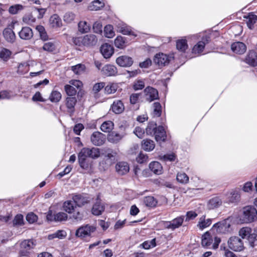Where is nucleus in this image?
<instances>
[{
    "mask_svg": "<svg viewBox=\"0 0 257 257\" xmlns=\"http://www.w3.org/2000/svg\"><path fill=\"white\" fill-rule=\"evenodd\" d=\"M242 209L243 213L240 216V220L242 223H251L257 218V210L254 207L246 206Z\"/></svg>",
    "mask_w": 257,
    "mask_h": 257,
    "instance_id": "obj_1",
    "label": "nucleus"
},
{
    "mask_svg": "<svg viewBox=\"0 0 257 257\" xmlns=\"http://www.w3.org/2000/svg\"><path fill=\"white\" fill-rule=\"evenodd\" d=\"M72 199L78 208H81L90 202L89 195L86 193H73Z\"/></svg>",
    "mask_w": 257,
    "mask_h": 257,
    "instance_id": "obj_2",
    "label": "nucleus"
},
{
    "mask_svg": "<svg viewBox=\"0 0 257 257\" xmlns=\"http://www.w3.org/2000/svg\"><path fill=\"white\" fill-rule=\"evenodd\" d=\"M35 244L32 239L24 240L20 243L19 256L20 257H30L31 250Z\"/></svg>",
    "mask_w": 257,
    "mask_h": 257,
    "instance_id": "obj_3",
    "label": "nucleus"
},
{
    "mask_svg": "<svg viewBox=\"0 0 257 257\" xmlns=\"http://www.w3.org/2000/svg\"><path fill=\"white\" fill-rule=\"evenodd\" d=\"M96 228L89 224H86L80 226L76 231L75 235L82 239H84L87 237H89L91 233L94 232Z\"/></svg>",
    "mask_w": 257,
    "mask_h": 257,
    "instance_id": "obj_4",
    "label": "nucleus"
},
{
    "mask_svg": "<svg viewBox=\"0 0 257 257\" xmlns=\"http://www.w3.org/2000/svg\"><path fill=\"white\" fill-rule=\"evenodd\" d=\"M174 58V54L167 55L163 53H159L155 55L153 60L155 64L162 67L168 65Z\"/></svg>",
    "mask_w": 257,
    "mask_h": 257,
    "instance_id": "obj_5",
    "label": "nucleus"
},
{
    "mask_svg": "<svg viewBox=\"0 0 257 257\" xmlns=\"http://www.w3.org/2000/svg\"><path fill=\"white\" fill-rule=\"evenodd\" d=\"M229 248L234 251H241L244 249L242 240L237 236H231L228 240Z\"/></svg>",
    "mask_w": 257,
    "mask_h": 257,
    "instance_id": "obj_6",
    "label": "nucleus"
},
{
    "mask_svg": "<svg viewBox=\"0 0 257 257\" xmlns=\"http://www.w3.org/2000/svg\"><path fill=\"white\" fill-rule=\"evenodd\" d=\"M211 41V37L210 35H205L201 38V41H199L194 46L192 49V52L193 54H200L203 52L205 46Z\"/></svg>",
    "mask_w": 257,
    "mask_h": 257,
    "instance_id": "obj_7",
    "label": "nucleus"
},
{
    "mask_svg": "<svg viewBox=\"0 0 257 257\" xmlns=\"http://www.w3.org/2000/svg\"><path fill=\"white\" fill-rule=\"evenodd\" d=\"M14 28V23H13V24L9 25L8 27L6 28L3 32L5 40L10 43H13L16 40V35L13 31Z\"/></svg>",
    "mask_w": 257,
    "mask_h": 257,
    "instance_id": "obj_8",
    "label": "nucleus"
},
{
    "mask_svg": "<svg viewBox=\"0 0 257 257\" xmlns=\"http://www.w3.org/2000/svg\"><path fill=\"white\" fill-rule=\"evenodd\" d=\"M115 62L119 66L126 68L133 65L134 60L128 55H121L116 59Z\"/></svg>",
    "mask_w": 257,
    "mask_h": 257,
    "instance_id": "obj_9",
    "label": "nucleus"
},
{
    "mask_svg": "<svg viewBox=\"0 0 257 257\" xmlns=\"http://www.w3.org/2000/svg\"><path fill=\"white\" fill-rule=\"evenodd\" d=\"M153 137L156 142L159 144L165 142L167 140V135L164 127L162 125H159Z\"/></svg>",
    "mask_w": 257,
    "mask_h": 257,
    "instance_id": "obj_10",
    "label": "nucleus"
},
{
    "mask_svg": "<svg viewBox=\"0 0 257 257\" xmlns=\"http://www.w3.org/2000/svg\"><path fill=\"white\" fill-rule=\"evenodd\" d=\"M244 62L251 67H256L257 52L253 50H249L244 58Z\"/></svg>",
    "mask_w": 257,
    "mask_h": 257,
    "instance_id": "obj_11",
    "label": "nucleus"
},
{
    "mask_svg": "<svg viewBox=\"0 0 257 257\" xmlns=\"http://www.w3.org/2000/svg\"><path fill=\"white\" fill-rule=\"evenodd\" d=\"M92 143L96 146L102 145L105 141V136L99 132H95L91 136Z\"/></svg>",
    "mask_w": 257,
    "mask_h": 257,
    "instance_id": "obj_12",
    "label": "nucleus"
},
{
    "mask_svg": "<svg viewBox=\"0 0 257 257\" xmlns=\"http://www.w3.org/2000/svg\"><path fill=\"white\" fill-rule=\"evenodd\" d=\"M144 92L146 93V100L149 102L159 98L158 90L152 87H147Z\"/></svg>",
    "mask_w": 257,
    "mask_h": 257,
    "instance_id": "obj_13",
    "label": "nucleus"
},
{
    "mask_svg": "<svg viewBox=\"0 0 257 257\" xmlns=\"http://www.w3.org/2000/svg\"><path fill=\"white\" fill-rule=\"evenodd\" d=\"M100 51L104 58L108 59L113 54L114 49L111 45L108 43H104L101 46Z\"/></svg>",
    "mask_w": 257,
    "mask_h": 257,
    "instance_id": "obj_14",
    "label": "nucleus"
},
{
    "mask_svg": "<svg viewBox=\"0 0 257 257\" xmlns=\"http://www.w3.org/2000/svg\"><path fill=\"white\" fill-rule=\"evenodd\" d=\"M71 218L77 222H79L87 217V212L85 209H75L72 213Z\"/></svg>",
    "mask_w": 257,
    "mask_h": 257,
    "instance_id": "obj_15",
    "label": "nucleus"
},
{
    "mask_svg": "<svg viewBox=\"0 0 257 257\" xmlns=\"http://www.w3.org/2000/svg\"><path fill=\"white\" fill-rule=\"evenodd\" d=\"M101 73L106 76H114L117 74L118 71L114 65L106 64L102 68Z\"/></svg>",
    "mask_w": 257,
    "mask_h": 257,
    "instance_id": "obj_16",
    "label": "nucleus"
},
{
    "mask_svg": "<svg viewBox=\"0 0 257 257\" xmlns=\"http://www.w3.org/2000/svg\"><path fill=\"white\" fill-rule=\"evenodd\" d=\"M230 225L228 223L227 219H224L215 223L212 228L216 230L218 233H224L228 230Z\"/></svg>",
    "mask_w": 257,
    "mask_h": 257,
    "instance_id": "obj_17",
    "label": "nucleus"
},
{
    "mask_svg": "<svg viewBox=\"0 0 257 257\" xmlns=\"http://www.w3.org/2000/svg\"><path fill=\"white\" fill-rule=\"evenodd\" d=\"M231 49L234 53L241 55L245 52L246 46L243 42H235L231 44Z\"/></svg>",
    "mask_w": 257,
    "mask_h": 257,
    "instance_id": "obj_18",
    "label": "nucleus"
},
{
    "mask_svg": "<svg viewBox=\"0 0 257 257\" xmlns=\"http://www.w3.org/2000/svg\"><path fill=\"white\" fill-rule=\"evenodd\" d=\"M101 201V199L97 196L96 199V202L93 204L91 209L92 214L98 216L101 215L104 211L105 207L102 204Z\"/></svg>",
    "mask_w": 257,
    "mask_h": 257,
    "instance_id": "obj_19",
    "label": "nucleus"
},
{
    "mask_svg": "<svg viewBox=\"0 0 257 257\" xmlns=\"http://www.w3.org/2000/svg\"><path fill=\"white\" fill-rule=\"evenodd\" d=\"M19 37L24 40H29L33 36L32 29L29 27H23L18 33Z\"/></svg>",
    "mask_w": 257,
    "mask_h": 257,
    "instance_id": "obj_20",
    "label": "nucleus"
},
{
    "mask_svg": "<svg viewBox=\"0 0 257 257\" xmlns=\"http://www.w3.org/2000/svg\"><path fill=\"white\" fill-rule=\"evenodd\" d=\"M130 166L125 162H119L115 165V171L120 175H124L128 172Z\"/></svg>",
    "mask_w": 257,
    "mask_h": 257,
    "instance_id": "obj_21",
    "label": "nucleus"
},
{
    "mask_svg": "<svg viewBox=\"0 0 257 257\" xmlns=\"http://www.w3.org/2000/svg\"><path fill=\"white\" fill-rule=\"evenodd\" d=\"M77 102V99L75 96L67 97L65 100V104L68 113L70 115L74 114L75 112V106Z\"/></svg>",
    "mask_w": 257,
    "mask_h": 257,
    "instance_id": "obj_22",
    "label": "nucleus"
},
{
    "mask_svg": "<svg viewBox=\"0 0 257 257\" xmlns=\"http://www.w3.org/2000/svg\"><path fill=\"white\" fill-rule=\"evenodd\" d=\"M243 18L247 19L246 25L248 29L253 30L254 28V25L257 22V16L253 12L249 13L247 15L244 16Z\"/></svg>",
    "mask_w": 257,
    "mask_h": 257,
    "instance_id": "obj_23",
    "label": "nucleus"
},
{
    "mask_svg": "<svg viewBox=\"0 0 257 257\" xmlns=\"http://www.w3.org/2000/svg\"><path fill=\"white\" fill-rule=\"evenodd\" d=\"M111 109L115 114H120L124 110V104L120 100H115L111 105Z\"/></svg>",
    "mask_w": 257,
    "mask_h": 257,
    "instance_id": "obj_24",
    "label": "nucleus"
},
{
    "mask_svg": "<svg viewBox=\"0 0 257 257\" xmlns=\"http://www.w3.org/2000/svg\"><path fill=\"white\" fill-rule=\"evenodd\" d=\"M213 238L209 231L205 232L201 237V244L203 247H208L213 242Z\"/></svg>",
    "mask_w": 257,
    "mask_h": 257,
    "instance_id": "obj_25",
    "label": "nucleus"
},
{
    "mask_svg": "<svg viewBox=\"0 0 257 257\" xmlns=\"http://www.w3.org/2000/svg\"><path fill=\"white\" fill-rule=\"evenodd\" d=\"M76 208L77 206L72 200H66L63 202L62 205L63 210L68 214H72Z\"/></svg>",
    "mask_w": 257,
    "mask_h": 257,
    "instance_id": "obj_26",
    "label": "nucleus"
},
{
    "mask_svg": "<svg viewBox=\"0 0 257 257\" xmlns=\"http://www.w3.org/2000/svg\"><path fill=\"white\" fill-rule=\"evenodd\" d=\"M49 23L53 28H58L62 26L61 19L57 14H54L50 17Z\"/></svg>",
    "mask_w": 257,
    "mask_h": 257,
    "instance_id": "obj_27",
    "label": "nucleus"
},
{
    "mask_svg": "<svg viewBox=\"0 0 257 257\" xmlns=\"http://www.w3.org/2000/svg\"><path fill=\"white\" fill-rule=\"evenodd\" d=\"M83 45L84 46H94L96 44L97 42V39L96 36L94 35H86L83 38Z\"/></svg>",
    "mask_w": 257,
    "mask_h": 257,
    "instance_id": "obj_28",
    "label": "nucleus"
},
{
    "mask_svg": "<svg viewBox=\"0 0 257 257\" xmlns=\"http://www.w3.org/2000/svg\"><path fill=\"white\" fill-rule=\"evenodd\" d=\"M222 204V200L219 197H214L210 199L207 203L208 208L213 209L217 208Z\"/></svg>",
    "mask_w": 257,
    "mask_h": 257,
    "instance_id": "obj_29",
    "label": "nucleus"
},
{
    "mask_svg": "<svg viewBox=\"0 0 257 257\" xmlns=\"http://www.w3.org/2000/svg\"><path fill=\"white\" fill-rule=\"evenodd\" d=\"M149 168L156 174H161L162 173L163 167L159 162L154 161L150 163Z\"/></svg>",
    "mask_w": 257,
    "mask_h": 257,
    "instance_id": "obj_30",
    "label": "nucleus"
},
{
    "mask_svg": "<svg viewBox=\"0 0 257 257\" xmlns=\"http://www.w3.org/2000/svg\"><path fill=\"white\" fill-rule=\"evenodd\" d=\"M155 147L154 142L150 139L144 140L142 142V148L145 151H151L155 148Z\"/></svg>",
    "mask_w": 257,
    "mask_h": 257,
    "instance_id": "obj_31",
    "label": "nucleus"
},
{
    "mask_svg": "<svg viewBox=\"0 0 257 257\" xmlns=\"http://www.w3.org/2000/svg\"><path fill=\"white\" fill-rule=\"evenodd\" d=\"M188 46L186 39H179L176 41V49L180 52L185 53Z\"/></svg>",
    "mask_w": 257,
    "mask_h": 257,
    "instance_id": "obj_32",
    "label": "nucleus"
},
{
    "mask_svg": "<svg viewBox=\"0 0 257 257\" xmlns=\"http://www.w3.org/2000/svg\"><path fill=\"white\" fill-rule=\"evenodd\" d=\"M158 126L155 121H150L146 128V134L148 136L153 137Z\"/></svg>",
    "mask_w": 257,
    "mask_h": 257,
    "instance_id": "obj_33",
    "label": "nucleus"
},
{
    "mask_svg": "<svg viewBox=\"0 0 257 257\" xmlns=\"http://www.w3.org/2000/svg\"><path fill=\"white\" fill-rule=\"evenodd\" d=\"M78 159V163L80 167L83 170L89 172L92 168V161H90L89 159H84V160H80V158Z\"/></svg>",
    "mask_w": 257,
    "mask_h": 257,
    "instance_id": "obj_34",
    "label": "nucleus"
},
{
    "mask_svg": "<svg viewBox=\"0 0 257 257\" xmlns=\"http://www.w3.org/2000/svg\"><path fill=\"white\" fill-rule=\"evenodd\" d=\"M144 203L148 207L154 208L156 207L158 201L153 196H148L144 198Z\"/></svg>",
    "mask_w": 257,
    "mask_h": 257,
    "instance_id": "obj_35",
    "label": "nucleus"
},
{
    "mask_svg": "<svg viewBox=\"0 0 257 257\" xmlns=\"http://www.w3.org/2000/svg\"><path fill=\"white\" fill-rule=\"evenodd\" d=\"M157 246L156 239L154 238L151 240H146L139 245V247L145 249H149Z\"/></svg>",
    "mask_w": 257,
    "mask_h": 257,
    "instance_id": "obj_36",
    "label": "nucleus"
},
{
    "mask_svg": "<svg viewBox=\"0 0 257 257\" xmlns=\"http://www.w3.org/2000/svg\"><path fill=\"white\" fill-rule=\"evenodd\" d=\"M114 123L112 121L108 120L103 122L100 126L101 130L105 133H110L113 128Z\"/></svg>",
    "mask_w": 257,
    "mask_h": 257,
    "instance_id": "obj_37",
    "label": "nucleus"
},
{
    "mask_svg": "<svg viewBox=\"0 0 257 257\" xmlns=\"http://www.w3.org/2000/svg\"><path fill=\"white\" fill-rule=\"evenodd\" d=\"M123 136V135H121L119 133L113 131L109 133L108 139L110 142L117 143L122 138Z\"/></svg>",
    "mask_w": 257,
    "mask_h": 257,
    "instance_id": "obj_38",
    "label": "nucleus"
},
{
    "mask_svg": "<svg viewBox=\"0 0 257 257\" xmlns=\"http://www.w3.org/2000/svg\"><path fill=\"white\" fill-rule=\"evenodd\" d=\"M36 29L39 32L40 39L42 41H46L49 39L48 35L44 26L38 25L36 26Z\"/></svg>",
    "mask_w": 257,
    "mask_h": 257,
    "instance_id": "obj_39",
    "label": "nucleus"
},
{
    "mask_svg": "<svg viewBox=\"0 0 257 257\" xmlns=\"http://www.w3.org/2000/svg\"><path fill=\"white\" fill-rule=\"evenodd\" d=\"M25 224L24 216L20 213L17 214L14 217L13 220V225L14 226H21Z\"/></svg>",
    "mask_w": 257,
    "mask_h": 257,
    "instance_id": "obj_40",
    "label": "nucleus"
},
{
    "mask_svg": "<svg viewBox=\"0 0 257 257\" xmlns=\"http://www.w3.org/2000/svg\"><path fill=\"white\" fill-rule=\"evenodd\" d=\"M211 223V219L209 218L205 220V216L203 215L200 218V221H199L197 226L199 227L200 229H203L204 228L210 226Z\"/></svg>",
    "mask_w": 257,
    "mask_h": 257,
    "instance_id": "obj_41",
    "label": "nucleus"
},
{
    "mask_svg": "<svg viewBox=\"0 0 257 257\" xmlns=\"http://www.w3.org/2000/svg\"><path fill=\"white\" fill-rule=\"evenodd\" d=\"M62 95L61 93L57 90H53L49 97V99L52 102H58L61 99Z\"/></svg>",
    "mask_w": 257,
    "mask_h": 257,
    "instance_id": "obj_42",
    "label": "nucleus"
},
{
    "mask_svg": "<svg viewBox=\"0 0 257 257\" xmlns=\"http://www.w3.org/2000/svg\"><path fill=\"white\" fill-rule=\"evenodd\" d=\"M117 89V86L114 83H108L104 87V93L106 94H110L115 93Z\"/></svg>",
    "mask_w": 257,
    "mask_h": 257,
    "instance_id": "obj_43",
    "label": "nucleus"
},
{
    "mask_svg": "<svg viewBox=\"0 0 257 257\" xmlns=\"http://www.w3.org/2000/svg\"><path fill=\"white\" fill-rule=\"evenodd\" d=\"M105 152L106 154L104 159L110 161V162H112V164H114L116 161L115 156L116 153L110 149H108Z\"/></svg>",
    "mask_w": 257,
    "mask_h": 257,
    "instance_id": "obj_44",
    "label": "nucleus"
},
{
    "mask_svg": "<svg viewBox=\"0 0 257 257\" xmlns=\"http://www.w3.org/2000/svg\"><path fill=\"white\" fill-rule=\"evenodd\" d=\"M92 151L89 150V148H83L78 153V158H80L81 161L84 160V159H88V157L90 158V154Z\"/></svg>",
    "mask_w": 257,
    "mask_h": 257,
    "instance_id": "obj_45",
    "label": "nucleus"
},
{
    "mask_svg": "<svg viewBox=\"0 0 257 257\" xmlns=\"http://www.w3.org/2000/svg\"><path fill=\"white\" fill-rule=\"evenodd\" d=\"M253 230V232L250 233L247 239L250 246L252 247H254L256 245L255 241L257 240V227L254 228Z\"/></svg>",
    "mask_w": 257,
    "mask_h": 257,
    "instance_id": "obj_46",
    "label": "nucleus"
},
{
    "mask_svg": "<svg viewBox=\"0 0 257 257\" xmlns=\"http://www.w3.org/2000/svg\"><path fill=\"white\" fill-rule=\"evenodd\" d=\"M126 38L121 36H117L114 40V44L116 47L122 49L125 47Z\"/></svg>",
    "mask_w": 257,
    "mask_h": 257,
    "instance_id": "obj_47",
    "label": "nucleus"
},
{
    "mask_svg": "<svg viewBox=\"0 0 257 257\" xmlns=\"http://www.w3.org/2000/svg\"><path fill=\"white\" fill-rule=\"evenodd\" d=\"M12 53V52L10 50L3 48L0 50V58L4 61L7 62L10 59Z\"/></svg>",
    "mask_w": 257,
    "mask_h": 257,
    "instance_id": "obj_48",
    "label": "nucleus"
},
{
    "mask_svg": "<svg viewBox=\"0 0 257 257\" xmlns=\"http://www.w3.org/2000/svg\"><path fill=\"white\" fill-rule=\"evenodd\" d=\"M252 229L249 227H244L239 230V235L243 239H248L250 233L252 232Z\"/></svg>",
    "mask_w": 257,
    "mask_h": 257,
    "instance_id": "obj_49",
    "label": "nucleus"
},
{
    "mask_svg": "<svg viewBox=\"0 0 257 257\" xmlns=\"http://www.w3.org/2000/svg\"><path fill=\"white\" fill-rule=\"evenodd\" d=\"M184 218L185 217L184 216H180L174 218L171 221L172 223L171 225L173 226L174 230L179 228L182 225Z\"/></svg>",
    "mask_w": 257,
    "mask_h": 257,
    "instance_id": "obj_50",
    "label": "nucleus"
},
{
    "mask_svg": "<svg viewBox=\"0 0 257 257\" xmlns=\"http://www.w3.org/2000/svg\"><path fill=\"white\" fill-rule=\"evenodd\" d=\"M104 6L103 2L99 0L94 1L91 3V5L89 6L90 10L91 11H98L100 10Z\"/></svg>",
    "mask_w": 257,
    "mask_h": 257,
    "instance_id": "obj_51",
    "label": "nucleus"
},
{
    "mask_svg": "<svg viewBox=\"0 0 257 257\" xmlns=\"http://www.w3.org/2000/svg\"><path fill=\"white\" fill-rule=\"evenodd\" d=\"M78 30L81 33H86L90 30V27L85 21H80L78 24Z\"/></svg>",
    "mask_w": 257,
    "mask_h": 257,
    "instance_id": "obj_52",
    "label": "nucleus"
},
{
    "mask_svg": "<svg viewBox=\"0 0 257 257\" xmlns=\"http://www.w3.org/2000/svg\"><path fill=\"white\" fill-rule=\"evenodd\" d=\"M24 6L21 4H15L11 6L9 9V12L12 15H15L19 13V12L23 10Z\"/></svg>",
    "mask_w": 257,
    "mask_h": 257,
    "instance_id": "obj_53",
    "label": "nucleus"
},
{
    "mask_svg": "<svg viewBox=\"0 0 257 257\" xmlns=\"http://www.w3.org/2000/svg\"><path fill=\"white\" fill-rule=\"evenodd\" d=\"M86 67L82 64H78L71 67V70L76 74H80L85 70Z\"/></svg>",
    "mask_w": 257,
    "mask_h": 257,
    "instance_id": "obj_54",
    "label": "nucleus"
},
{
    "mask_svg": "<svg viewBox=\"0 0 257 257\" xmlns=\"http://www.w3.org/2000/svg\"><path fill=\"white\" fill-rule=\"evenodd\" d=\"M68 216L67 214L63 212H59L55 214L54 221L55 222H62L66 221L68 219Z\"/></svg>",
    "mask_w": 257,
    "mask_h": 257,
    "instance_id": "obj_55",
    "label": "nucleus"
},
{
    "mask_svg": "<svg viewBox=\"0 0 257 257\" xmlns=\"http://www.w3.org/2000/svg\"><path fill=\"white\" fill-rule=\"evenodd\" d=\"M153 113L154 116L160 117L161 115L162 112V106L160 103L159 102H155L153 103Z\"/></svg>",
    "mask_w": 257,
    "mask_h": 257,
    "instance_id": "obj_56",
    "label": "nucleus"
},
{
    "mask_svg": "<svg viewBox=\"0 0 257 257\" xmlns=\"http://www.w3.org/2000/svg\"><path fill=\"white\" fill-rule=\"evenodd\" d=\"M64 89L67 95L70 97L75 96L77 92L76 89L73 86L69 84H66L64 86Z\"/></svg>",
    "mask_w": 257,
    "mask_h": 257,
    "instance_id": "obj_57",
    "label": "nucleus"
},
{
    "mask_svg": "<svg viewBox=\"0 0 257 257\" xmlns=\"http://www.w3.org/2000/svg\"><path fill=\"white\" fill-rule=\"evenodd\" d=\"M105 36L108 38H111L114 35L113 27L110 25H106L104 28Z\"/></svg>",
    "mask_w": 257,
    "mask_h": 257,
    "instance_id": "obj_58",
    "label": "nucleus"
},
{
    "mask_svg": "<svg viewBox=\"0 0 257 257\" xmlns=\"http://www.w3.org/2000/svg\"><path fill=\"white\" fill-rule=\"evenodd\" d=\"M26 219L29 223L33 224L38 220V217L34 212H31L27 214Z\"/></svg>",
    "mask_w": 257,
    "mask_h": 257,
    "instance_id": "obj_59",
    "label": "nucleus"
},
{
    "mask_svg": "<svg viewBox=\"0 0 257 257\" xmlns=\"http://www.w3.org/2000/svg\"><path fill=\"white\" fill-rule=\"evenodd\" d=\"M75 18V15L72 12H68L66 13L64 15L63 20L65 23L70 24L74 21Z\"/></svg>",
    "mask_w": 257,
    "mask_h": 257,
    "instance_id": "obj_60",
    "label": "nucleus"
},
{
    "mask_svg": "<svg viewBox=\"0 0 257 257\" xmlns=\"http://www.w3.org/2000/svg\"><path fill=\"white\" fill-rule=\"evenodd\" d=\"M177 180L181 183L186 184L189 181L188 176L184 173H178L176 177Z\"/></svg>",
    "mask_w": 257,
    "mask_h": 257,
    "instance_id": "obj_61",
    "label": "nucleus"
},
{
    "mask_svg": "<svg viewBox=\"0 0 257 257\" xmlns=\"http://www.w3.org/2000/svg\"><path fill=\"white\" fill-rule=\"evenodd\" d=\"M105 85V82H99L95 83L92 88V91L95 95L97 94Z\"/></svg>",
    "mask_w": 257,
    "mask_h": 257,
    "instance_id": "obj_62",
    "label": "nucleus"
},
{
    "mask_svg": "<svg viewBox=\"0 0 257 257\" xmlns=\"http://www.w3.org/2000/svg\"><path fill=\"white\" fill-rule=\"evenodd\" d=\"M113 164L112 163V162L103 159L100 162V169H102L104 171L106 170Z\"/></svg>",
    "mask_w": 257,
    "mask_h": 257,
    "instance_id": "obj_63",
    "label": "nucleus"
},
{
    "mask_svg": "<svg viewBox=\"0 0 257 257\" xmlns=\"http://www.w3.org/2000/svg\"><path fill=\"white\" fill-rule=\"evenodd\" d=\"M23 21L27 24H31L36 21V18L33 16L32 14H29L23 17Z\"/></svg>",
    "mask_w": 257,
    "mask_h": 257,
    "instance_id": "obj_64",
    "label": "nucleus"
}]
</instances>
